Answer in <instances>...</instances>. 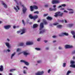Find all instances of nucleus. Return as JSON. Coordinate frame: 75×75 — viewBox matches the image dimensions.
Wrapping results in <instances>:
<instances>
[{
    "label": "nucleus",
    "instance_id": "obj_31",
    "mask_svg": "<svg viewBox=\"0 0 75 75\" xmlns=\"http://www.w3.org/2000/svg\"><path fill=\"white\" fill-rule=\"evenodd\" d=\"M35 50H37V51H40V50H41V49L39 48H35Z\"/></svg>",
    "mask_w": 75,
    "mask_h": 75
},
{
    "label": "nucleus",
    "instance_id": "obj_29",
    "mask_svg": "<svg viewBox=\"0 0 75 75\" xmlns=\"http://www.w3.org/2000/svg\"><path fill=\"white\" fill-rule=\"evenodd\" d=\"M49 6H50V4L48 3L46 4L45 5V7H49Z\"/></svg>",
    "mask_w": 75,
    "mask_h": 75
},
{
    "label": "nucleus",
    "instance_id": "obj_56",
    "mask_svg": "<svg viewBox=\"0 0 75 75\" xmlns=\"http://www.w3.org/2000/svg\"><path fill=\"white\" fill-rule=\"evenodd\" d=\"M7 51L8 52H10V50L8 49L7 50Z\"/></svg>",
    "mask_w": 75,
    "mask_h": 75
},
{
    "label": "nucleus",
    "instance_id": "obj_19",
    "mask_svg": "<svg viewBox=\"0 0 75 75\" xmlns=\"http://www.w3.org/2000/svg\"><path fill=\"white\" fill-rule=\"evenodd\" d=\"M38 25L36 24H35L33 25V28H37V27H38Z\"/></svg>",
    "mask_w": 75,
    "mask_h": 75
},
{
    "label": "nucleus",
    "instance_id": "obj_51",
    "mask_svg": "<svg viewBox=\"0 0 75 75\" xmlns=\"http://www.w3.org/2000/svg\"><path fill=\"white\" fill-rule=\"evenodd\" d=\"M50 72H51V70L50 69H49L48 70V73H50Z\"/></svg>",
    "mask_w": 75,
    "mask_h": 75
},
{
    "label": "nucleus",
    "instance_id": "obj_60",
    "mask_svg": "<svg viewBox=\"0 0 75 75\" xmlns=\"http://www.w3.org/2000/svg\"><path fill=\"white\" fill-rule=\"evenodd\" d=\"M7 41H10V39H9L8 38L7 39Z\"/></svg>",
    "mask_w": 75,
    "mask_h": 75
},
{
    "label": "nucleus",
    "instance_id": "obj_24",
    "mask_svg": "<svg viewBox=\"0 0 75 75\" xmlns=\"http://www.w3.org/2000/svg\"><path fill=\"white\" fill-rule=\"evenodd\" d=\"M25 64L27 65V66H28V65H29L30 64V63H29L28 62L25 61Z\"/></svg>",
    "mask_w": 75,
    "mask_h": 75
},
{
    "label": "nucleus",
    "instance_id": "obj_34",
    "mask_svg": "<svg viewBox=\"0 0 75 75\" xmlns=\"http://www.w3.org/2000/svg\"><path fill=\"white\" fill-rule=\"evenodd\" d=\"M47 20H51L52 19V18L50 17H48L47 18Z\"/></svg>",
    "mask_w": 75,
    "mask_h": 75
},
{
    "label": "nucleus",
    "instance_id": "obj_46",
    "mask_svg": "<svg viewBox=\"0 0 75 75\" xmlns=\"http://www.w3.org/2000/svg\"><path fill=\"white\" fill-rule=\"evenodd\" d=\"M56 10H57L56 8H53V11H56Z\"/></svg>",
    "mask_w": 75,
    "mask_h": 75
},
{
    "label": "nucleus",
    "instance_id": "obj_41",
    "mask_svg": "<svg viewBox=\"0 0 75 75\" xmlns=\"http://www.w3.org/2000/svg\"><path fill=\"white\" fill-rule=\"evenodd\" d=\"M49 10L50 11H53V8H49Z\"/></svg>",
    "mask_w": 75,
    "mask_h": 75
},
{
    "label": "nucleus",
    "instance_id": "obj_15",
    "mask_svg": "<svg viewBox=\"0 0 75 75\" xmlns=\"http://www.w3.org/2000/svg\"><path fill=\"white\" fill-rule=\"evenodd\" d=\"M26 44L27 45H32V44H33V42L31 41L28 42H26Z\"/></svg>",
    "mask_w": 75,
    "mask_h": 75
},
{
    "label": "nucleus",
    "instance_id": "obj_11",
    "mask_svg": "<svg viewBox=\"0 0 75 75\" xmlns=\"http://www.w3.org/2000/svg\"><path fill=\"white\" fill-rule=\"evenodd\" d=\"M13 8L16 12H17L18 11V10H20V8L18 6H14Z\"/></svg>",
    "mask_w": 75,
    "mask_h": 75
},
{
    "label": "nucleus",
    "instance_id": "obj_50",
    "mask_svg": "<svg viewBox=\"0 0 75 75\" xmlns=\"http://www.w3.org/2000/svg\"><path fill=\"white\" fill-rule=\"evenodd\" d=\"M61 10H64L65 9L64 8H62L61 9H60Z\"/></svg>",
    "mask_w": 75,
    "mask_h": 75
},
{
    "label": "nucleus",
    "instance_id": "obj_42",
    "mask_svg": "<svg viewBox=\"0 0 75 75\" xmlns=\"http://www.w3.org/2000/svg\"><path fill=\"white\" fill-rule=\"evenodd\" d=\"M34 13L36 14H39V12H38V11H36L34 12Z\"/></svg>",
    "mask_w": 75,
    "mask_h": 75
},
{
    "label": "nucleus",
    "instance_id": "obj_21",
    "mask_svg": "<svg viewBox=\"0 0 75 75\" xmlns=\"http://www.w3.org/2000/svg\"><path fill=\"white\" fill-rule=\"evenodd\" d=\"M5 44L6 46H7V47L8 48H10V44L8 42H6L5 43Z\"/></svg>",
    "mask_w": 75,
    "mask_h": 75
},
{
    "label": "nucleus",
    "instance_id": "obj_44",
    "mask_svg": "<svg viewBox=\"0 0 75 75\" xmlns=\"http://www.w3.org/2000/svg\"><path fill=\"white\" fill-rule=\"evenodd\" d=\"M64 21L65 23H68V22L67 21V20H66V19H64Z\"/></svg>",
    "mask_w": 75,
    "mask_h": 75
},
{
    "label": "nucleus",
    "instance_id": "obj_33",
    "mask_svg": "<svg viewBox=\"0 0 75 75\" xmlns=\"http://www.w3.org/2000/svg\"><path fill=\"white\" fill-rule=\"evenodd\" d=\"M23 43H21L19 44V45L20 46H23Z\"/></svg>",
    "mask_w": 75,
    "mask_h": 75
},
{
    "label": "nucleus",
    "instance_id": "obj_43",
    "mask_svg": "<svg viewBox=\"0 0 75 75\" xmlns=\"http://www.w3.org/2000/svg\"><path fill=\"white\" fill-rule=\"evenodd\" d=\"M57 24H58V23H54L53 25H57Z\"/></svg>",
    "mask_w": 75,
    "mask_h": 75
},
{
    "label": "nucleus",
    "instance_id": "obj_53",
    "mask_svg": "<svg viewBox=\"0 0 75 75\" xmlns=\"http://www.w3.org/2000/svg\"><path fill=\"white\" fill-rule=\"evenodd\" d=\"M23 68H25V69H27L28 68H27V67H25V66L23 67Z\"/></svg>",
    "mask_w": 75,
    "mask_h": 75
},
{
    "label": "nucleus",
    "instance_id": "obj_27",
    "mask_svg": "<svg viewBox=\"0 0 75 75\" xmlns=\"http://www.w3.org/2000/svg\"><path fill=\"white\" fill-rule=\"evenodd\" d=\"M71 72V71H70L69 70L67 71L66 74V75H69Z\"/></svg>",
    "mask_w": 75,
    "mask_h": 75
},
{
    "label": "nucleus",
    "instance_id": "obj_13",
    "mask_svg": "<svg viewBox=\"0 0 75 75\" xmlns=\"http://www.w3.org/2000/svg\"><path fill=\"white\" fill-rule=\"evenodd\" d=\"M25 56H27V55H29L30 53H29V52L28 50H26L23 52Z\"/></svg>",
    "mask_w": 75,
    "mask_h": 75
},
{
    "label": "nucleus",
    "instance_id": "obj_7",
    "mask_svg": "<svg viewBox=\"0 0 75 75\" xmlns=\"http://www.w3.org/2000/svg\"><path fill=\"white\" fill-rule=\"evenodd\" d=\"M29 17L31 19H33L34 20H36L38 18V16L37 15H35L34 16H32V15H30L29 16Z\"/></svg>",
    "mask_w": 75,
    "mask_h": 75
},
{
    "label": "nucleus",
    "instance_id": "obj_17",
    "mask_svg": "<svg viewBox=\"0 0 75 75\" xmlns=\"http://www.w3.org/2000/svg\"><path fill=\"white\" fill-rule=\"evenodd\" d=\"M66 6V4H62V5H61L58 6L57 7V8H61V7H65Z\"/></svg>",
    "mask_w": 75,
    "mask_h": 75
},
{
    "label": "nucleus",
    "instance_id": "obj_64",
    "mask_svg": "<svg viewBox=\"0 0 75 75\" xmlns=\"http://www.w3.org/2000/svg\"><path fill=\"white\" fill-rule=\"evenodd\" d=\"M53 42H56V40H53Z\"/></svg>",
    "mask_w": 75,
    "mask_h": 75
},
{
    "label": "nucleus",
    "instance_id": "obj_14",
    "mask_svg": "<svg viewBox=\"0 0 75 75\" xmlns=\"http://www.w3.org/2000/svg\"><path fill=\"white\" fill-rule=\"evenodd\" d=\"M22 6L23 7V13H25L26 11H27V8L25 7V6H24V5H22Z\"/></svg>",
    "mask_w": 75,
    "mask_h": 75
},
{
    "label": "nucleus",
    "instance_id": "obj_26",
    "mask_svg": "<svg viewBox=\"0 0 75 75\" xmlns=\"http://www.w3.org/2000/svg\"><path fill=\"white\" fill-rule=\"evenodd\" d=\"M57 28H62V26L61 25H58L57 26Z\"/></svg>",
    "mask_w": 75,
    "mask_h": 75
},
{
    "label": "nucleus",
    "instance_id": "obj_16",
    "mask_svg": "<svg viewBox=\"0 0 75 75\" xmlns=\"http://www.w3.org/2000/svg\"><path fill=\"white\" fill-rule=\"evenodd\" d=\"M10 27H11V26L10 25H6L4 26V28H5V29H6V30H7V29H9V28H10Z\"/></svg>",
    "mask_w": 75,
    "mask_h": 75
},
{
    "label": "nucleus",
    "instance_id": "obj_55",
    "mask_svg": "<svg viewBox=\"0 0 75 75\" xmlns=\"http://www.w3.org/2000/svg\"><path fill=\"white\" fill-rule=\"evenodd\" d=\"M59 50H61V49H62V47H59Z\"/></svg>",
    "mask_w": 75,
    "mask_h": 75
},
{
    "label": "nucleus",
    "instance_id": "obj_61",
    "mask_svg": "<svg viewBox=\"0 0 75 75\" xmlns=\"http://www.w3.org/2000/svg\"><path fill=\"white\" fill-rule=\"evenodd\" d=\"M37 4V3L36 2H35L33 3V4Z\"/></svg>",
    "mask_w": 75,
    "mask_h": 75
},
{
    "label": "nucleus",
    "instance_id": "obj_32",
    "mask_svg": "<svg viewBox=\"0 0 75 75\" xmlns=\"http://www.w3.org/2000/svg\"><path fill=\"white\" fill-rule=\"evenodd\" d=\"M16 71V69H12L10 70V72H13V71Z\"/></svg>",
    "mask_w": 75,
    "mask_h": 75
},
{
    "label": "nucleus",
    "instance_id": "obj_4",
    "mask_svg": "<svg viewBox=\"0 0 75 75\" xmlns=\"http://www.w3.org/2000/svg\"><path fill=\"white\" fill-rule=\"evenodd\" d=\"M75 63V61L71 60L70 61V64H71V65L70 66V67H71V68H75V64H74Z\"/></svg>",
    "mask_w": 75,
    "mask_h": 75
},
{
    "label": "nucleus",
    "instance_id": "obj_8",
    "mask_svg": "<svg viewBox=\"0 0 75 75\" xmlns=\"http://www.w3.org/2000/svg\"><path fill=\"white\" fill-rule=\"evenodd\" d=\"M52 4H58L60 3V1L58 0H53L52 1Z\"/></svg>",
    "mask_w": 75,
    "mask_h": 75
},
{
    "label": "nucleus",
    "instance_id": "obj_63",
    "mask_svg": "<svg viewBox=\"0 0 75 75\" xmlns=\"http://www.w3.org/2000/svg\"><path fill=\"white\" fill-rule=\"evenodd\" d=\"M46 50H48L49 49V47H47L46 48Z\"/></svg>",
    "mask_w": 75,
    "mask_h": 75
},
{
    "label": "nucleus",
    "instance_id": "obj_38",
    "mask_svg": "<svg viewBox=\"0 0 75 75\" xmlns=\"http://www.w3.org/2000/svg\"><path fill=\"white\" fill-rule=\"evenodd\" d=\"M44 23L45 24H48L47 22L46 21V20H44Z\"/></svg>",
    "mask_w": 75,
    "mask_h": 75
},
{
    "label": "nucleus",
    "instance_id": "obj_40",
    "mask_svg": "<svg viewBox=\"0 0 75 75\" xmlns=\"http://www.w3.org/2000/svg\"><path fill=\"white\" fill-rule=\"evenodd\" d=\"M59 37H62V36H63V33L59 34Z\"/></svg>",
    "mask_w": 75,
    "mask_h": 75
},
{
    "label": "nucleus",
    "instance_id": "obj_6",
    "mask_svg": "<svg viewBox=\"0 0 75 75\" xmlns=\"http://www.w3.org/2000/svg\"><path fill=\"white\" fill-rule=\"evenodd\" d=\"M44 74V71H38L35 73L36 75H42Z\"/></svg>",
    "mask_w": 75,
    "mask_h": 75
},
{
    "label": "nucleus",
    "instance_id": "obj_49",
    "mask_svg": "<svg viewBox=\"0 0 75 75\" xmlns=\"http://www.w3.org/2000/svg\"><path fill=\"white\" fill-rule=\"evenodd\" d=\"M60 22H61L62 23H64V20H62L60 21Z\"/></svg>",
    "mask_w": 75,
    "mask_h": 75
},
{
    "label": "nucleus",
    "instance_id": "obj_12",
    "mask_svg": "<svg viewBox=\"0 0 75 75\" xmlns=\"http://www.w3.org/2000/svg\"><path fill=\"white\" fill-rule=\"evenodd\" d=\"M14 1L18 5H21L22 4V2L20 1H17L16 0H14Z\"/></svg>",
    "mask_w": 75,
    "mask_h": 75
},
{
    "label": "nucleus",
    "instance_id": "obj_1",
    "mask_svg": "<svg viewBox=\"0 0 75 75\" xmlns=\"http://www.w3.org/2000/svg\"><path fill=\"white\" fill-rule=\"evenodd\" d=\"M40 28L39 30L40 31L39 32V34H43L44 32L45 31V30L42 29L43 28H44V23H41L40 25Z\"/></svg>",
    "mask_w": 75,
    "mask_h": 75
},
{
    "label": "nucleus",
    "instance_id": "obj_57",
    "mask_svg": "<svg viewBox=\"0 0 75 75\" xmlns=\"http://www.w3.org/2000/svg\"><path fill=\"white\" fill-rule=\"evenodd\" d=\"M53 7L54 8H55V7H56V5H54L53 6Z\"/></svg>",
    "mask_w": 75,
    "mask_h": 75
},
{
    "label": "nucleus",
    "instance_id": "obj_39",
    "mask_svg": "<svg viewBox=\"0 0 75 75\" xmlns=\"http://www.w3.org/2000/svg\"><path fill=\"white\" fill-rule=\"evenodd\" d=\"M48 16V13L45 14L43 15V17H47Z\"/></svg>",
    "mask_w": 75,
    "mask_h": 75
},
{
    "label": "nucleus",
    "instance_id": "obj_30",
    "mask_svg": "<svg viewBox=\"0 0 75 75\" xmlns=\"http://www.w3.org/2000/svg\"><path fill=\"white\" fill-rule=\"evenodd\" d=\"M2 4L4 6L5 8H7V5L5 3H2Z\"/></svg>",
    "mask_w": 75,
    "mask_h": 75
},
{
    "label": "nucleus",
    "instance_id": "obj_48",
    "mask_svg": "<svg viewBox=\"0 0 75 75\" xmlns=\"http://www.w3.org/2000/svg\"><path fill=\"white\" fill-rule=\"evenodd\" d=\"M41 40V38H39L37 39L38 41H40V40Z\"/></svg>",
    "mask_w": 75,
    "mask_h": 75
},
{
    "label": "nucleus",
    "instance_id": "obj_59",
    "mask_svg": "<svg viewBox=\"0 0 75 75\" xmlns=\"http://www.w3.org/2000/svg\"><path fill=\"white\" fill-rule=\"evenodd\" d=\"M69 27H71V26H72V24H69Z\"/></svg>",
    "mask_w": 75,
    "mask_h": 75
},
{
    "label": "nucleus",
    "instance_id": "obj_54",
    "mask_svg": "<svg viewBox=\"0 0 75 75\" xmlns=\"http://www.w3.org/2000/svg\"><path fill=\"white\" fill-rule=\"evenodd\" d=\"M44 42H48V40H45L44 41Z\"/></svg>",
    "mask_w": 75,
    "mask_h": 75
},
{
    "label": "nucleus",
    "instance_id": "obj_45",
    "mask_svg": "<svg viewBox=\"0 0 75 75\" xmlns=\"http://www.w3.org/2000/svg\"><path fill=\"white\" fill-rule=\"evenodd\" d=\"M64 13H68V12L66 10H64L63 11Z\"/></svg>",
    "mask_w": 75,
    "mask_h": 75
},
{
    "label": "nucleus",
    "instance_id": "obj_37",
    "mask_svg": "<svg viewBox=\"0 0 75 75\" xmlns=\"http://www.w3.org/2000/svg\"><path fill=\"white\" fill-rule=\"evenodd\" d=\"M63 67H66V63H64L63 64Z\"/></svg>",
    "mask_w": 75,
    "mask_h": 75
},
{
    "label": "nucleus",
    "instance_id": "obj_36",
    "mask_svg": "<svg viewBox=\"0 0 75 75\" xmlns=\"http://www.w3.org/2000/svg\"><path fill=\"white\" fill-rule=\"evenodd\" d=\"M21 62H23V63H25V61L24 60H21L20 61Z\"/></svg>",
    "mask_w": 75,
    "mask_h": 75
},
{
    "label": "nucleus",
    "instance_id": "obj_18",
    "mask_svg": "<svg viewBox=\"0 0 75 75\" xmlns=\"http://www.w3.org/2000/svg\"><path fill=\"white\" fill-rule=\"evenodd\" d=\"M16 54V52H15L11 54V59H13V58L14 56L15 55V54Z\"/></svg>",
    "mask_w": 75,
    "mask_h": 75
},
{
    "label": "nucleus",
    "instance_id": "obj_47",
    "mask_svg": "<svg viewBox=\"0 0 75 75\" xmlns=\"http://www.w3.org/2000/svg\"><path fill=\"white\" fill-rule=\"evenodd\" d=\"M22 23L24 25H25V22H24V21L23 20H22Z\"/></svg>",
    "mask_w": 75,
    "mask_h": 75
},
{
    "label": "nucleus",
    "instance_id": "obj_9",
    "mask_svg": "<svg viewBox=\"0 0 75 75\" xmlns=\"http://www.w3.org/2000/svg\"><path fill=\"white\" fill-rule=\"evenodd\" d=\"M64 47L66 49H68V48H72L73 46L72 45H66Z\"/></svg>",
    "mask_w": 75,
    "mask_h": 75
},
{
    "label": "nucleus",
    "instance_id": "obj_58",
    "mask_svg": "<svg viewBox=\"0 0 75 75\" xmlns=\"http://www.w3.org/2000/svg\"><path fill=\"white\" fill-rule=\"evenodd\" d=\"M73 37L74 38V39H75V34L73 35Z\"/></svg>",
    "mask_w": 75,
    "mask_h": 75
},
{
    "label": "nucleus",
    "instance_id": "obj_5",
    "mask_svg": "<svg viewBox=\"0 0 75 75\" xmlns=\"http://www.w3.org/2000/svg\"><path fill=\"white\" fill-rule=\"evenodd\" d=\"M30 10L31 11H33L34 10L33 9H35V10H37L38 9V6L35 5L33 6H30Z\"/></svg>",
    "mask_w": 75,
    "mask_h": 75
},
{
    "label": "nucleus",
    "instance_id": "obj_22",
    "mask_svg": "<svg viewBox=\"0 0 75 75\" xmlns=\"http://www.w3.org/2000/svg\"><path fill=\"white\" fill-rule=\"evenodd\" d=\"M37 63L38 64H40V63H41L42 62V60H37Z\"/></svg>",
    "mask_w": 75,
    "mask_h": 75
},
{
    "label": "nucleus",
    "instance_id": "obj_28",
    "mask_svg": "<svg viewBox=\"0 0 75 75\" xmlns=\"http://www.w3.org/2000/svg\"><path fill=\"white\" fill-rule=\"evenodd\" d=\"M21 51V49L20 48H18L16 49L17 52H19Z\"/></svg>",
    "mask_w": 75,
    "mask_h": 75
},
{
    "label": "nucleus",
    "instance_id": "obj_35",
    "mask_svg": "<svg viewBox=\"0 0 75 75\" xmlns=\"http://www.w3.org/2000/svg\"><path fill=\"white\" fill-rule=\"evenodd\" d=\"M23 72L24 74H27V71H26V70H24L23 71Z\"/></svg>",
    "mask_w": 75,
    "mask_h": 75
},
{
    "label": "nucleus",
    "instance_id": "obj_23",
    "mask_svg": "<svg viewBox=\"0 0 75 75\" xmlns=\"http://www.w3.org/2000/svg\"><path fill=\"white\" fill-rule=\"evenodd\" d=\"M63 35H66V36H68V35L69 34L68 33H66V32H64L63 33Z\"/></svg>",
    "mask_w": 75,
    "mask_h": 75
},
{
    "label": "nucleus",
    "instance_id": "obj_2",
    "mask_svg": "<svg viewBox=\"0 0 75 75\" xmlns=\"http://www.w3.org/2000/svg\"><path fill=\"white\" fill-rule=\"evenodd\" d=\"M26 28H23V29H21V30L18 31L17 32V34H19V33H21V35H23V34H25V33H26Z\"/></svg>",
    "mask_w": 75,
    "mask_h": 75
},
{
    "label": "nucleus",
    "instance_id": "obj_52",
    "mask_svg": "<svg viewBox=\"0 0 75 75\" xmlns=\"http://www.w3.org/2000/svg\"><path fill=\"white\" fill-rule=\"evenodd\" d=\"M52 37L53 38H56V37H57V36H56V35H54L52 36Z\"/></svg>",
    "mask_w": 75,
    "mask_h": 75
},
{
    "label": "nucleus",
    "instance_id": "obj_10",
    "mask_svg": "<svg viewBox=\"0 0 75 75\" xmlns=\"http://www.w3.org/2000/svg\"><path fill=\"white\" fill-rule=\"evenodd\" d=\"M67 10H68V11H69V14H73V13H74V10L72 9L68 8L67 9Z\"/></svg>",
    "mask_w": 75,
    "mask_h": 75
},
{
    "label": "nucleus",
    "instance_id": "obj_3",
    "mask_svg": "<svg viewBox=\"0 0 75 75\" xmlns=\"http://www.w3.org/2000/svg\"><path fill=\"white\" fill-rule=\"evenodd\" d=\"M63 14H64V13H61V12H58L55 13V15H54V16L56 17H58V16H60V17H62Z\"/></svg>",
    "mask_w": 75,
    "mask_h": 75
},
{
    "label": "nucleus",
    "instance_id": "obj_62",
    "mask_svg": "<svg viewBox=\"0 0 75 75\" xmlns=\"http://www.w3.org/2000/svg\"><path fill=\"white\" fill-rule=\"evenodd\" d=\"M13 28H16V27L15 26H13Z\"/></svg>",
    "mask_w": 75,
    "mask_h": 75
},
{
    "label": "nucleus",
    "instance_id": "obj_20",
    "mask_svg": "<svg viewBox=\"0 0 75 75\" xmlns=\"http://www.w3.org/2000/svg\"><path fill=\"white\" fill-rule=\"evenodd\" d=\"M3 71V66L2 65L0 66V71Z\"/></svg>",
    "mask_w": 75,
    "mask_h": 75
},
{
    "label": "nucleus",
    "instance_id": "obj_25",
    "mask_svg": "<svg viewBox=\"0 0 75 75\" xmlns=\"http://www.w3.org/2000/svg\"><path fill=\"white\" fill-rule=\"evenodd\" d=\"M71 34H72L73 35H75V31H71Z\"/></svg>",
    "mask_w": 75,
    "mask_h": 75
}]
</instances>
